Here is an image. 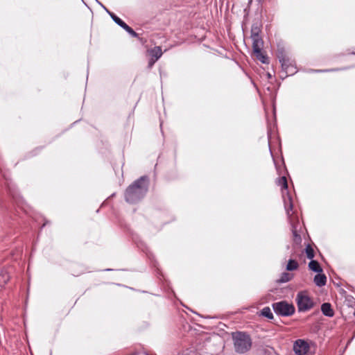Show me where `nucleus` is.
Returning <instances> with one entry per match:
<instances>
[{
  "mask_svg": "<svg viewBox=\"0 0 355 355\" xmlns=\"http://www.w3.org/2000/svg\"><path fill=\"white\" fill-rule=\"evenodd\" d=\"M124 30H125L128 33H130L132 36L137 37L138 36L137 33L134 31V30L128 26L126 24L123 25L122 27Z\"/></svg>",
  "mask_w": 355,
  "mask_h": 355,
  "instance_id": "16",
  "label": "nucleus"
},
{
  "mask_svg": "<svg viewBox=\"0 0 355 355\" xmlns=\"http://www.w3.org/2000/svg\"><path fill=\"white\" fill-rule=\"evenodd\" d=\"M272 307L276 313L284 316L291 315L295 312L293 305L284 301L274 303Z\"/></svg>",
  "mask_w": 355,
  "mask_h": 355,
  "instance_id": "5",
  "label": "nucleus"
},
{
  "mask_svg": "<svg viewBox=\"0 0 355 355\" xmlns=\"http://www.w3.org/2000/svg\"><path fill=\"white\" fill-rule=\"evenodd\" d=\"M293 234H294V236H295V237L296 238V239H298V240H300V241L301 240L300 236L296 233V232H294V233H293Z\"/></svg>",
  "mask_w": 355,
  "mask_h": 355,
  "instance_id": "21",
  "label": "nucleus"
},
{
  "mask_svg": "<svg viewBox=\"0 0 355 355\" xmlns=\"http://www.w3.org/2000/svg\"><path fill=\"white\" fill-rule=\"evenodd\" d=\"M293 350L297 355H307L309 346L304 340H297L294 343Z\"/></svg>",
  "mask_w": 355,
  "mask_h": 355,
  "instance_id": "6",
  "label": "nucleus"
},
{
  "mask_svg": "<svg viewBox=\"0 0 355 355\" xmlns=\"http://www.w3.org/2000/svg\"><path fill=\"white\" fill-rule=\"evenodd\" d=\"M309 268L310 270L320 273L322 272V269L319 265L318 262L315 260H311L309 263Z\"/></svg>",
  "mask_w": 355,
  "mask_h": 355,
  "instance_id": "10",
  "label": "nucleus"
},
{
  "mask_svg": "<svg viewBox=\"0 0 355 355\" xmlns=\"http://www.w3.org/2000/svg\"><path fill=\"white\" fill-rule=\"evenodd\" d=\"M232 339L236 352L245 353L252 346V340L249 335L243 332H235L232 334Z\"/></svg>",
  "mask_w": 355,
  "mask_h": 355,
  "instance_id": "2",
  "label": "nucleus"
},
{
  "mask_svg": "<svg viewBox=\"0 0 355 355\" xmlns=\"http://www.w3.org/2000/svg\"><path fill=\"white\" fill-rule=\"evenodd\" d=\"M336 71V69H329V70H325V71Z\"/></svg>",
  "mask_w": 355,
  "mask_h": 355,
  "instance_id": "22",
  "label": "nucleus"
},
{
  "mask_svg": "<svg viewBox=\"0 0 355 355\" xmlns=\"http://www.w3.org/2000/svg\"><path fill=\"white\" fill-rule=\"evenodd\" d=\"M262 315L269 319H272L273 318L272 313L269 307H265L263 309Z\"/></svg>",
  "mask_w": 355,
  "mask_h": 355,
  "instance_id": "14",
  "label": "nucleus"
},
{
  "mask_svg": "<svg viewBox=\"0 0 355 355\" xmlns=\"http://www.w3.org/2000/svg\"><path fill=\"white\" fill-rule=\"evenodd\" d=\"M148 189L146 178L141 177L130 185L126 190L125 199L130 203H135L142 198Z\"/></svg>",
  "mask_w": 355,
  "mask_h": 355,
  "instance_id": "1",
  "label": "nucleus"
},
{
  "mask_svg": "<svg viewBox=\"0 0 355 355\" xmlns=\"http://www.w3.org/2000/svg\"><path fill=\"white\" fill-rule=\"evenodd\" d=\"M254 33H257V35H259V28H253L252 29V35Z\"/></svg>",
  "mask_w": 355,
  "mask_h": 355,
  "instance_id": "20",
  "label": "nucleus"
},
{
  "mask_svg": "<svg viewBox=\"0 0 355 355\" xmlns=\"http://www.w3.org/2000/svg\"><path fill=\"white\" fill-rule=\"evenodd\" d=\"M298 267H299V264L296 261H295L293 259H290L286 266V270H289V271H292V270H297L298 268Z\"/></svg>",
  "mask_w": 355,
  "mask_h": 355,
  "instance_id": "12",
  "label": "nucleus"
},
{
  "mask_svg": "<svg viewBox=\"0 0 355 355\" xmlns=\"http://www.w3.org/2000/svg\"><path fill=\"white\" fill-rule=\"evenodd\" d=\"M322 313L327 316L332 317L334 314L331 305L329 303H324L321 306Z\"/></svg>",
  "mask_w": 355,
  "mask_h": 355,
  "instance_id": "7",
  "label": "nucleus"
},
{
  "mask_svg": "<svg viewBox=\"0 0 355 355\" xmlns=\"http://www.w3.org/2000/svg\"><path fill=\"white\" fill-rule=\"evenodd\" d=\"M296 302L299 311H306L314 306L313 300L306 292H300L296 297Z\"/></svg>",
  "mask_w": 355,
  "mask_h": 355,
  "instance_id": "3",
  "label": "nucleus"
},
{
  "mask_svg": "<svg viewBox=\"0 0 355 355\" xmlns=\"http://www.w3.org/2000/svg\"><path fill=\"white\" fill-rule=\"evenodd\" d=\"M279 184L282 185L284 188L286 189L288 187L287 180L285 177H282L279 179Z\"/></svg>",
  "mask_w": 355,
  "mask_h": 355,
  "instance_id": "18",
  "label": "nucleus"
},
{
  "mask_svg": "<svg viewBox=\"0 0 355 355\" xmlns=\"http://www.w3.org/2000/svg\"><path fill=\"white\" fill-rule=\"evenodd\" d=\"M148 53L153 58L158 60L162 55V51L160 46H155L153 49L148 50Z\"/></svg>",
  "mask_w": 355,
  "mask_h": 355,
  "instance_id": "8",
  "label": "nucleus"
},
{
  "mask_svg": "<svg viewBox=\"0 0 355 355\" xmlns=\"http://www.w3.org/2000/svg\"><path fill=\"white\" fill-rule=\"evenodd\" d=\"M157 61V60H155V58H151L148 62V67L150 68L153 67V65L155 63V62Z\"/></svg>",
  "mask_w": 355,
  "mask_h": 355,
  "instance_id": "19",
  "label": "nucleus"
},
{
  "mask_svg": "<svg viewBox=\"0 0 355 355\" xmlns=\"http://www.w3.org/2000/svg\"><path fill=\"white\" fill-rule=\"evenodd\" d=\"M252 40V48L253 53L256 58L263 63L267 62V57L265 56L261 50L263 47V40L257 33H254L251 35Z\"/></svg>",
  "mask_w": 355,
  "mask_h": 355,
  "instance_id": "4",
  "label": "nucleus"
},
{
  "mask_svg": "<svg viewBox=\"0 0 355 355\" xmlns=\"http://www.w3.org/2000/svg\"><path fill=\"white\" fill-rule=\"evenodd\" d=\"M109 14H110V17H112V19L114 21V22H116L121 28L125 24L123 21H122L119 17H118L114 13L109 12Z\"/></svg>",
  "mask_w": 355,
  "mask_h": 355,
  "instance_id": "13",
  "label": "nucleus"
},
{
  "mask_svg": "<svg viewBox=\"0 0 355 355\" xmlns=\"http://www.w3.org/2000/svg\"><path fill=\"white\" fill-rule=\"evenodd\" d=\"M10 279V275L6 270L0 272V286H2L8 282Z\"/></svg>",
  "mask_w": 355,
  "mask_h": 355,
  "instance_id": "11",
  "label": "nucleus"
},
{
  "mask_svg": "<svg viewBox=\"0 0 355 355\" xmlns=\"http://www.w3.org/2000/svg\"><path fill=\"white\" fill-rule=\"evenodd\" d=\"M314 282L318 286H322L326 284L327 277L324 274H318L314 277Z\"/></svg>",
  "mask_w": 355,
  "mask_h": 355,
  "instance_id": "9",
  "label": "nucleus"
},
{
  "mask_svg": "<svg viewBox=\"0 0 355 355\" xmlns=\"http://www.w3.org/2000/svg\"><path fill=\"white\" fill-rule=\"evenodd\" d=\"M291 279V275L288 273L284 272L282 274L280 282H288Z\"/></svg>",
  "mask_w": 355,
  "mask_h": 355,
  "instance_id": "17",
  "label": "nucleus"
},
{
  "mask_svg": "<svg viewBox=\"0 0 355 355\" xmlns=\"http://www.w3.org/2000/svg\"><path fill=\"white\" fill-rule=\"evenodd\" d=\"M306 254L307 258L312 259L314 257V251L312 247L308 245L306 248Z\"/></svg>",
  "mask_w": 355,
  "mask_h": 355,
  "instance_id": "15",
  "label": "nucleus"
}]
</instances>
